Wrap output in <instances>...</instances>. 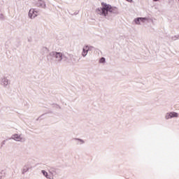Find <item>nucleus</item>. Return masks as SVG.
Segmentation results:
<instances>
[{
  "label": "nucleus",
  "mask_w": 179,
  "mask_h": 179,
  "mask_svg": "<svg viewBox=\"0 0 179 179\" xmlns=\"http://www.w3.org/2000/svg\"><path fill=\"white\" fill-rule=\"evenodd\" d=\"M101 8H98L96 10L97 13L99 15H103V16H107L108 12H113L114 8L110 5L104 3H101Z\"/></svg>",
  "instance_id": "f257e3e1"
},
{
  "label": "nucleus",
  "mask_w": 179,
  "mask_h": 179,
  "mask_svg": "<svg viewBox=\"0 0 179 179\" xmlns=\"http://www.w3.org/2000/svg\"><path fill=\"white\" fill-rule=\"evenodd\" d=\"M38 13L36 11L34 8H31L29 10V16L31 19H34V17L37 16Z\"/></svg>",
  "instance_id": "f03ea898"
},
{
  "label": "nucleus",
  "mask_w": 179,
  "mask_h": 179,
  "mask_svg": "<svg viewBox=\"0 0 179 179\" xmlns=\"http://www.w3.org/2000/svg\"><path fill=\"white\" fill-rule=\"evenodd\" d=\"M52 55H54L58 61H61L62 59V53L61 52H53L51 53Z\"/></svg>",
  "instance_id": "7ed1b4c3"
},
{
  "label": "nucleus",
  "mask_w": 179,
  "mask_h": 179,
  "mask_svg": "<svg viewBox=\"0 0 179 179\" xmlns=\"http://www.w3.org/2000/svg\"><path fill=\"white\" fill-rule=\"evenodd\" d=\"M35 4L38 7L42 6V8H45V3L42 0H35Z\"/></svg>",
  "instance_id": "20e7f679"
},
{
  "label": "nucleus",
  "mask_w": 179,
  "mask_h": 179,
  "mask_svg": "<svg viewBox=\"0 0 179 179\" xmlns=\"http://www.w3.org/2000/svg\"><path fill=\"white\" fill-rule=\"evenodd\" d=\"M178 117V113H176V112H171L170 113H169V115H167L166 116V120H169L170 118H173V117Z\"/></svg>",
  "instance_id": "39448f33"
},
{
  "label": "nucleus",
  "mask_w": 179,
  "mask_h": 179,
  "mask_svg": "<svg viewBox=\"0 0 179 179\" xmlns=\"http://www.w3.org/2000/svg\"><path fill=\"white\" fill-rule=\"evenodd\" d=\"M87 52H89V46H85L83 49V57H86L87 55Z\"/></svg>",
  "instance_id": "423d86ee"
},
{
  "label": "nucleus",
  "mask_w": 179,
  "mask_h": 179,
  "mask_svg": "<svg viewBox=\"0 0 179 179\" xmlns=\"http://www.w3.org/2000/svg\"><path fill=\"white\" fill-rule=\"evenodd\" d=\"M146 20H148L145 17H139V18H137L135 22H136V24H141V22H146Z\"/></svg>",
  "instance_id": "0eeeda50"
},
{
  "label": "nucleus",
  "mask_w": 179,
  "mask_h": 179,
  "mask_svg": "<svg viewBox=\"0 0 179 179\" xmlns=\"http://www.w3.org/2000/svg\"><path fill=\"white\" fill-rule=\"evenodd\" d=\"M13 138H14L15 141H20V136H19L17 134H15L13 136Z\"/></svg>",
  "instance_id": "6e6552de"
},
{
  "label": "nucleus",
  "mask_w": 179,
  "mask_h": 179,
  "mask_svg": "<svg viewBox=\"0 0 179 179\" xmlns=\"http://www.w3.org/2000/svg\"><path fill=\"white\" fill-rule=\"evenodd\" d=\"M42 173H43V176H45L47 178H48V173L45 171L43 170V171H42Z\"/></svg>",
  "instance_id": "1a4fd4ad"
},
{
  "label": "nucleus",
  "mask_w": 179,
  "mask_h": 179,
  "mask_svg": "<svg viewBox=\"0 0 179 179\" xmlns=\"http://www.w3.org/2000/svg\"><path fill=\"white\" fill-rule=\"evenodd\" d=\"M99 62L101 64H103V62H106V59L104 57L101 58V59L99 60Z\"/></svg>",
  "instance_id": "9d476101"
},
{
  "label": "nucleus",
  "mask_w": 179,
  "mask_h": 179,
  "mask_svg": "<svg viewBox=\"0 0 179 179\" xmlns=\"http://www.w3.org/2000/svg\"><path fill=\"white\" fill-rule=\"evenodd\" d=\"M127 2H131L132 0H127Z\"/></svg>",
  "instance_id": "9b49d317"
},
{
  "label": "nucleus",
  "mask_w": 179,
  "mask_h": 179,
  "mask_svg": "<svg viewBox=\"0 0 179 179\" xmlns=\"http://www.w3.org/2000/svg\"><path fill=\"white\" fill-rule=\"evenodd\" d=\"M154 1H159V0H154Z\"/></svg>",
  "instance_id": "f8f14e48"
}]
</instances>
